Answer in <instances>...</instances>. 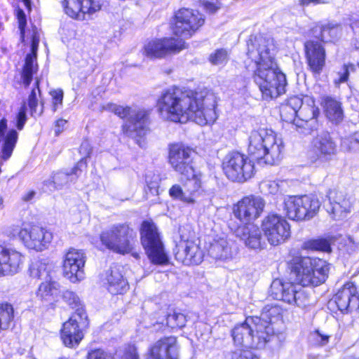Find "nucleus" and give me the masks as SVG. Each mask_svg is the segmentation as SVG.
Masks as SVG:
<instances>
[{
  "label": "nucleus",
  "mask_w": 359,
  "mask_h": 359,
  "mask_svg": "<svg viewBox=\"0 0 359 359\" xmlns=\"http://www.w3.org/2000/svg\"><path fill=\"white\" fill-rule=\"evenodd\" d=\"M87 359H111V358L103 350L95 349L88 353Z\"/></svg>",
  "instance_id": "nucleus-57"
},
{
  "label": "nucleus",
  "mask_w": 359,
  "mask_h": 359,
  "mask_svg": "<svg viewBox=\"0 0 359 359\" xmlns=\"http://www.w3.org/2000/svg\"><path fill=\"white\" fill-rule=\"evenodd\" d=\"M324 108L330 121L334 123L342 121L343 111L339 102L330 97H327L324 99Z\"/></svg>",
  "instance_id": "nucleus-36"
},
{
  "label": "nucleus",
  "mask_w": 359,
  "mask_h": 359,
  "mask_svg": "<svg viewBox=\"0 0 359 359\" xmlns=\"http://www.w3.org/2000/svg\"><path fill=\"white\" fill-rule=\"evenodd\" d=\"M14 318L13 307L11 304H0V332L7 330Z\"/></svg>",
  "instance_id": "nucleus-38"
},
{
  "label": "nucleus",
  "mask_w": 359,
  "mask_h": 359,
  "mask_svg": "<svg viewBox=\"0 0 359 359\" xmlns=\"http://www.w3.org/2000/svg\"><path fill=\"white\" fill-rule=\"evenodd\" d=\"M307 101H310L311 104H307L304 106L299 113L296 114L297 118L294 117L291 122L297 129H302L301 133L304 135L309 134L312 130L317 128L318 121L317 117L319 115V109L314 105V101L309 97H305Z\"/></svg>",
  "instance_id": "nucleus-20"
},
{
  "label": "nucleus",
  "mask_w": 359,
  "mask_h": 359,
  "mask_svg": "<svg viewBox=\"0 0 359 359\" xmlns=\"http://www.w3.org/2000/svg\"><path fill=\"white\" fill-rule=\"evenodd\" d=\"M312 34L316 39L320 40L323 42H327L331 41V39L327 37L325 34H330L335 32V27L330 26V25H317L311 30Z\"/></svg>",
  "instance_id": "nucleus-43"
},
{
  "label": "nucleus",
  "mask_w": 359,
  "mask_h": 359,
  "mask_svg": "<svg viewBox=\"0 0 359 359\" xmlns=\"http://www.w3.org/2000/svg\"><path fill=\"white\" fill-rule=\"evenodd\" d=\"M102 244L119 254L129 253L133 248L136 233L126 224H114L100 233Z\"/></svg>",
  "instance_id": "nucleus-7"
},
{
  "label": "nucleus",
  "mask_w": 359,
  "mask_h": 359,
  "mask_svg": "<svg viewBox=\"0 0 359 359\" xmlns=\"http://www.w3.org/2000/svg\"><path fill=\"white\" fill-rule=\"evenodd\" d=\"M262 231L271 245H278L290 237V226L282 216L269 214L262 221Z\"/></svg>",
  "instance_id": "nucleus-13"
},
{
  "label": "nucleus",
  "mask_w": 359,
  "mask_h": 359,
  "mask_svg": "<svg viewBox=\"0 0 359 359\" xmlns=\"http://www.w3.org/2000/svg\"><path fill=\"white\" fill-rule=\"evenodd\" d=\"M17 18H18V24H19V29L20 31L21 40H22V41H23L25 40V26L27 25V19H26V15H25L24 11L20 8H19L17 11Z\"/></svg>",
  "instance_id": "nucleus-52"
},
{
  "label": "nucleus",
  "mask_w": 359,
  "mask_h": 359,
  "mask_svg": "<svg viewBox=\"0 0 359 359\" xmlns=\"http://www.w3.org/2000/svg\"><path fill=\"white\" fill-rule=\"evenodd\" d=\"M290 264L292 273L295 276L298 285L276 279L271 285L270 296L289 304L305 308L310 305L311 301L302 286H317L324 283L328 276L330 264L325 260L309 257H294Z\"/></svg>",
  "instance_id": "nucleus-1"
},
{
  "label": "nucleus",
  "mask_w": 359,
  "mask_h": 359,
  "mask_svg": "<svg viewBox=\"0 0 359 359\" xmlns=\"http://www.w3.org/2000/svg\"><path fill=\"white\" fill-rule=\"evenodd\" d=\"M204 9L210 13H215L219 8V0H199Z\"/></svg>",
  "instance_id": "nucleus-55"
},
{
  "label": "nucleus",
  "mask_w": 359,
  "mask_h": 359,
  "mask_svg": "<svg viewBox=\"0 0 359 359\" xmlns=\"http://www.w3.org/2000/svg\"><path fill=\"white\" fill-rule=\"evenodd\" d=\"M141 241L150 261L155 264H165L168 258L156 225L144 221L141 227Z\"/></svg>",
  "instance_id": "nucleus-10"
},
{
  "label": "nucleus",
  "mask_w": 359,
  "mask_h": 359,
  "mask_svg": "<svg viewBox=\"0 0 359 359\" xmlns=\"http://www.w3.org/2000/svg\"><path fill=\"white\" fill-rule=\"evenodd\" d=\"M64 299L72 308L81 309L79 306L80 299L79 297L72 291H66L63 294Z\"/></svg>",
  "instance_id": "nucleus-50"
},
{
  "label": "nucleus",
  "mask_w": 359,
  "mask_h": 359,
  "mask_svg": "<svg viewBox=\"0 0 359 359\" xmlns=\"http://www.w3.org/2000/svg\"><path fill=\"white\" fill-rule=\"evenodd\" d=\"M334 302L341 312L347 311L349 308L359 306V297L357 288L353 283H346L334 296Z\"/></svg>",
  "instance_id": "nucleus-28"
},
{
  "label": "nucleus",
  "mask_w": 359,
  "mask_h": 359,
  "mask_svg": "<svg viewBox=\"0 0 359 359\" xmlns=\"http://www.w3.org/2000/svg\"><path fill=\"white\" fill-rule=\"evenodd\" d=\"M147 359H178V346L174 337L158 340L150 348Z\"/></svg>",
  "instance_id": "nucleus-26"
},
{
  "label": "nucleus",
  "mask_w": 359,
  "mask_h": 359,
  "mask_svg": "<svg viewBox=\"0 0 359 359\" xmlns=\"http://www.w3.org/2000/svg\"><path fill=\"white\" fill-rule=\"evenodd\" d=\"M189 184L196 185V184H197V182H196V180H190V181L189 182Z\"/></svg>",
  "instance_id": "nucleus-64"
},
{
  "label": "nucleus",
  "mask_w": 359,
  "mask_h": 359,
  "mask_svg": "<svg viewBox=\"0 0 359 359\" xmlns=\"http://www.w3.org/2000/svg\"><path fill=\"white\" fill-rule=\"evenodd\" d=\"M186 316L182 313L174 311L172 313L167 315L166 325L172 330H180L186 325Z\"/></svg>",
  "instance_id": "nucleus-40"
},
{
  "label": "nucleus",
  "mask_w": 359,
  "mask_h": 359,
  "mask_svg": "<svg viewBox=\"0 0 359 359\" xmlns=\"http://www.w3.org/2000/svg\"><path fill=\"white\" fill-rule=\"evenodd\" d=\"M85 262L86 257L82 250L69 249L64 257V276L72 283L82 280L84 278Z\"/></svg>",
  "instance_id": "nucleus-19"
},
{
  "label": "nucleus",
  "mask_w": 359,
  "mask_h": 359,
  "mask_svg": "<svg viewBox=\"0 0 359 359\" xmlns=\"http://www.w3.org/2000/svg\"><path fill=\"white\" fill-rule=\"evenodd\" d=\"M235 234L250 249H262L265 245L261 230L252 224L238 226L235 231Z\"/></svg>",
  "instance_id": "nucleus-27"
},
{
  "label": "nucleus",
  "mask_w": 359,
  "mask_h": 359,
  "mask_svg": "<svg viewBox=\"0 0 359 359\" xmlns=\"http://www.w3.org/2000/svg\"><path fill=\"white\" fill-rule=\"evenodd\" d=\"M182 232V229H180V240L173 250L175 259L184 265H198L203 261V252L198 244L190 240Z\"/></svg>",
  "instance_id": "nucleus-14"
},
{
  "label": "nucleus",
  "mask_w": 359,
  "mask_h": 359,
  "mask_svg": "<svg viewBox=\"0 0 359 359\" xmlns=\"http://www.w3.org/2000/svg\"><path fill=\"white\" fill-rule=\"evenodd\" d=\"M86 316L83 309H77L75 313L63 324L61 332V339L64 344L70 348L79 345L83 337V334L79 327L78 318L82 319Z\"/></svg>",
  "instance_id": "nucleus-22"
},
{
  "label": "nucleus",
  "mask_w": 359,
  "mask_h": 359,
  "mask_svg": "<svg viewBox=\"0 0 359 359\" xmlns=\"http://www.w3.org/2000/svg\"><path fill=\"white\" fill-rule=\"evenodd\" d=\"M231 359H257L255 354L249 349H241L231 353Z\"/></svg>",
  "instance_id": "nucleus-51"
},
{
  "label": "nucleus",
  "mask_w": 359,
  "mask_h": 359,
  "mask_svg": "<svg viewBox=\"0 0 359 359\" xmlns=\"http://www.w3.org/2000/svg\"><path fill=\"white\" fill-rule=\"evenodd\" d=\"M53 99V111H55L59 105H62L63 100V91L60 89L50 91Z\"/></svg>",
  "instance_id": "nucleus-54"
},
{
  "label": "nucleus",
  "mask_w": 359,
  "mask_h": 359,
  "mask_svg": "<svg viewBox=\"0 0 359 359\" xmlns=\"http://www.w3.org/2000/svg\"><path fill=\"white\" fill-rule=\"evenodd\" d=\"M252 161L240 152H230L222 162L224 172L233 182H244L254 175L255 167Z\"/></svg>",
  "instance_id": "nucleus-9"
},
{
  "label": "nucleus",
  "mask_w": 359,
  "mask_h": 359,
  "mask_svg": "<svg viewBox=\"0 0 359 359\" xmlns=\"http://www.w3.org/2000/svg\"><path fill=\"white\" fill-rule=\"evenodd\" d=\"M92 151V147L88 140H84L82 142L80 148L79 153L83 156L82 158L77 163L76 166L72 168V172L76 176H79L78 172H81L83 169L86 168L87 162L86 158L89 157Z\"/></svg>",
  "instance_id": "nucleus-39"
},
{
  "label": "nucleus",
  "mask_w": 359,
  "mask_h": 359,
  "mask_svg": "<svg viewBox=\"0 0 359 359\" xmlns=\"http://www.w3.org/2000/svg\"><path fill=\"white\" fill-rule=\"evenodd\" d=\"M283 147L273 130L267 128L253 130L249 137L248 155L259 164L273 165L281 158Z\"/></svg>",
  "instance_id": "nucleus-4"
},
{
  "label": "nucleus",
  "mask_w": 359,
  "mask_h": 359,
  "mask_svg": "<svg viewBox=\"0 0 359 359\" xmlns=\"http://www.w3.org/2000/svg\"><path fill=\"white\" fill-rule=\"evenodd\" d=\"M118 359H139L136 348L133 346H128L123 351L118 354Z\"/></svg>",
  "instance_id": "nucleus-49"
},
{
  "label": "nucleus",
  "mask_w": 359,
  "mask_h": 359,
  "mask_svg": "<svg viewBox=\"0 0 359 359\" xmlns=\"http://www.w3.org/2000/svg\"><path fill=\"white\" fill-rule=\"evenodd\" d=\"M66 123L67 121L62 118L56 121L55 124V133L56 135H59L60 133L63 130Z\"/></svg>",
  "instance_id": "nucleus-60"
},
{
  "label": "nucleus",
  "mask_w": 359,
  "mask_h": 359,
  "mask_svg": "<svg viewBox=\"0 0 359 359\" xmlns=\"http://www.w3.org/2000/svg\"><path fill=\"white\" fill-rule=\"evenodd\" d=\"M53 268V262L48 258H39L32 262L29 271L32 278L45 280L52 278Z\"/></svg>",
  "instance_id": "nucleus-32"
},
{
  "label": "nucleus",
  "mask_w": 359,
  "mask_h": 359,
  "mask_svg": "<svg viewBox=\"0 0 359 359\" xmlns=\"http://www.w3.org/2000/svg\"><path fill=\"white\" fill-rule=\"evenodd\" d=\"M304 248L307 250L330 252V242L326 238L310 240L304 243Z\"/></svg>",
  "instance_id": "nucleus-42"
},
{
  "label": "nucleus",
  "mask_w": 359,
  "mask_h": 359,
  "mask_svg": "<svg viewBox=\"0 0 359 359\" xmlns=\"http://www.w3.org/2000/svg\"><path fill=\"white\" fill-rule=\"evenodd\" d=\"M25 7L28 9V10H31V7H32V4H31V0H22Z\"/></svg>",
  "instance_id": "nucleus-62"
},
{
  "label": "nucleus",
  "mask_w": 359,
  "mask_h": 359,
  "mask_svg": "<svg viewBox=\"0 0 359 359\" xmlns=\"http://www.w3.org/2000/svg\"><path fill=\"white\" fill-rule=\"evenodd\" d=\"M22 255L13 248L0 245V266L3 276H13L22 268Z\"/></svg>",
  "instance_id": "nucleus-25"
},
{
  "label": "nucleus",
  "mask_w": 359,
  "mask_h": 359,
  "mask_svg": "<svg viewBox=\"0 0 359 359\" xmlns=\"http://www.w3.org/2000/svg\"><path fill=\"white\" fill-rule=\"evenodd\" d=\"M259 321L257 316H248L243 323L236 325L231 330L235 344L248 349L263 348L269 341L271 330L268 327L264 332Z\"/></svg>",
  "instance_id": "nucleus-5"
},
{
  "label": "nucleus",
  "mask_w": 359,
  "mask_h": 359,
  "mask_svg": "<svg viewBox=\"0 0 359 359\" xmlns=\"http://www.w3.org/2000/svg\"><path fill=\"white\" fill-rule=\"evenodd\" d=\"M320 203L313 195L285 196L283 210L285 215L292 220H303L312 218L318 211Z\"/></svg>",
  "instance_id": "nucleus-8"
},
{
  "label": "nucleus",
  "mask_w": 359,
  "mask_h": 359,
  "mask_svg": "<svg viewBox=\"0 0 359 359\" xmlns=\"http://www.w3.org/2000/svg\"><path fill=\"white\" fill-rule=\"evenodd\" d=\"M210 100L201 93L172 87L161 94L157 104L161 114L171 121L184 123L191 120L203 126L216 119L214 104L204 107Z\"/></svg>",
  "instance_id": "nucleus-3"
},
{
  "label": "nucleus",
  "mask_w": 359,
  "mask_h": 359,
  "mask_svg": "<svg viewBox=\"0 0 359 359\" xmlns=\"http://www.w3.org/2000/svg\"><path fill=\"white\" fill-rule=\"evenodd\" d=\"M65 11L69 17L79 20H86L101 8L95 0H64Z\"/></svg>",
  "instance_id": "nucleus-21"
},
{
  "label": "nucleus",
  "mask_w": 359,
  "mask_h": 359,
  "mask_svg": "<svg viewBox=\"0 0 359 359\" xmlns=\"http://www.w3.org/2000/svg\"><path fill=\"white\" fill-rule=\"evenodd\" d=\"M209 255L215 259L227 260L233 257V251L229 243L220 238L212 243L208 250Z\"/></svg>",
  "instance_id": "nucleus-34"
},
{
  "label": "nucleus",
  "mask_w": 359,
  "mask_h": 359,
  "mask_svg": "<svg viewBox=\"0 0 359 359\" xmlns=\"http://www.w3.org/2000/svg\"><path fill=\"white\" fill-rule=\"evenodd\" d=\"M282 312V309L277 305H267L263 309L260 316H257L258 319H260L259 324L264 325L262 329L264 332H266V328H271V332H270V337L274 333L272 323L281 317Z\"/></svg>",
  "instance_id": "nucleus-33"
},
{
  "label": "nucleus",
  "mask_w": 359,
  "mask_h": 359,
  "mask_svg": "<svg viewBox=\"0 0 359 359\" xmlns=\"http://www.w3.org/2000/svg\"><path fill=\"white\" fill-rule=\"evenodd\" d=\"M247 46V55L252 65H246V68L252 72L254 82L259 87L263 98L272 100L284 94L286 76L275 62L270 39L255 36L249 39Z\"/></svg>",
  "instance_id": "nucleus-2"
},
{
  "label": "nucleus",
  "mask_w": 359,
  "mask_h": 359,
  "mask_svg": "<svg viewBox=\"0 0 359 359\" xmlns=\"http://www.w3.org/2000/svg\"><path fill=\"white\" fill-rule=\"evenodd\" d=\"M259 189L264 194H276L279 190V184L276 181L265 180L260 183Z\"/></svg>",
  "instance_id": "nucleus-47"
},
{
  "label": "nucleus",
  "mask_w": 359,
  "mask_h": 359,
  "mask_svg": "<svg viewBox=\"0 0 359 359\" xmlns=\"http://www.w3.org/2000/svg\"><path fill=\"white\" fill-rule=\"evenodd\" d=\"M229 60V53L224 48H219L211 53L209 57V61L214 65H224Z\"/></svg>",
  "instance_id": "nucleus-45"
},
{
  "label": "nucleus",
  "mask_w": 359,
  "mask_h": 359,
  "mask_svg": "<svg viewBox=\"0 0 359 359\" xmlns=\"http://www.w3.org/2000/svg\"><path fill=\"white\" fill-rule=\"evenodd\" d=\"M104 285L111 294H122L128 287L127 280L123 278L119 267L113 266L107 270L102 276Z\"/></svg>",
  "instance_id": "nucleus-29"
},
{
  "label": "nucleus",
  "mask_w": 359,
  "mask_h": 359,
  "mask_svg": "<svg viewBox=\"0 0 359 359\" xmlns=\"http://www.w3.org/2000/svg\"><path fill=\"white\" fill-rule=\"evenodd\" d=\"M31 53L25 57V62L22 72V79L25 86H28L33 78L34 74L37 71L36 55L40 41V36L36 26L31 30Z\"/></svg>",
  "instance_id": "nucleus-23"
},
{
  "label": "nucleus",
  "mask_w": 359,
  "mask_h": 359,
  "mask_svg": "<svg viewBox=\"0 0 359 359\" xmlns=\"http://www.w3.org/2000/svg\"><path fill=\"white\" fill-rule=\"evenodd\" d=\"M299 4L302 6H307L311 4H328L330 0H298Z\"/></svg>",
  "instance_id": "nucleus-59"
},
{
  "label": "nucleus",
  "mask_w": 359,
  "mask_h": 359,
  "mask_svg": "<svg viewBox=\"0 0 359 359\" xmlns=\"http://www.w3.org/2000/svg\"><path fill=\"white\" fill-rule=\"evenodd\" d=\"M312 149L314 156L311 157L313 163L320 165L332 159L337 152V144L327 131H321L312 141Z\"/></svg>",
  "instance_id": "nucleus-17"
},
{
  "label": "nucleus",
  "mask_w": 359,
  "mask_h": 359,
  "mask_svg": "<svg viewBox=\"0 0 359 359\" xmlns=\"http://www.w3.org/2000/svg\"><path fill=\"white\" fill-rule=\"evenodd\" d=\"M39 81L36 80V89L34 88L28 98V105L30 109L31 114L32 116H40L43 112V104L41 106V107L39 108L38 106V100L36 97V93L40 95L41 90L39 88Z\"/></svg>",
  "instance_id": "nucleus-41"
},
{
  "label": "nucleus",
  "mask_w": 359,
  "mask_h": 359,
  "mask_svg": "<svg viewBox=\"0 0 359 359\" xmlns=\"http://www.w3.org/2000/svg\"><path fill=\"white\" fill-rule=\"evenodd\" d=\"M19 237L26 247L36 251L45 250L53 238L50 231L36 225L21 229Z\"/></svg>",
  "instance_id": "nucleus-18"
},
{
  "label": "nucleus",
  "mask_w": 359,
  "mask_h": 359,
  "mask_svg": "<svg viewBox=\"0 0 359 359\" xmlns=\"http://www.w3.org/2000/svg\"><path fill=\"white\" fill-rule=\"evenodd\" d=\"M194 151L182 143L170 144L169 147L168 162L178 174L189 179L194 174L192 165Z\"/></svg>",
  "instance_id": "nucleus-11"
},
{
  "label": "nucleus",
  "mask_w": 359,
  "mask_h": 359,
  "mask_svg": "<svg viewBox=\"0 0 359 359\" xmlns=\"http://www.w3.org/2000/svg\"><path fill=\"white\" fill-rule=\"evenodd\" d=\"M305 105L302 98L297 96L290 97L288 101V105L283 107L281 110L282 118L285 121L291 122L296 117V114L299 113V110Z\"/></svg>",
  "instance_id": "nucleus-37"
},
{
  "label": "nucleus",
  "mask_w": 359,
  "mask_h": 359,
  "mask_svg": "<svg viewBox=\"0 0 359 359\" xmlns=\"http://www.w3.org/2000/svg\"><path fill=\"white\" fill-rule=\"evenodd\" d=\"M306 58L309 69L315 74H320L325 65V50L322 44L309 40L304 44Z\"/></svg>",
  "instance_id": "nucleus-24"
},
{
  "label": "nucleus",
  "mask_w": 359,
  "mask_h": 359,
  "mask_svg": "<svg viewBox=\"0 0 359 359\" xmlns=\"http://www.w3.org/2000/svg\"><path fill=\"white\" fill-rule=\"evenodd\" d=\"M337 78H336L334 81L336 86L346 82L349 76L348 67L344 65L341 71L337 73Z\"/></svg>",
  "instance_id": "nucleus-56"
},
{
  "label": "nucleus",
  "mask_w": 359,
  "mask_h": 359,
  "mask_svg": "<svg viewBox=\"0 0 359 359\" xmlns=\"http://www.w3.org/2000/svg\"><path fill=\"white\" fill-rule=\"evenodd\" d=\"M204 21L203 15L198 11L182 8L175 14L172 29L176 36L189 38L203 25Z\"/></svg>",
  "instance_id": "nucleus-12"
},
{
  "label": "nucleus",
  "mask_w": 359,
  "mask_h": 359,
  "mask_svg": "<svg viewBox=\"0 0 359 359\" xmlns=\"http://www.w3.org/2000/svg\"><path fill=\"white\" fill-rule=\"evenodd\" d=\"M59 287V283L53 280V278L43 280L39 286L36 297L41 302H50L57 294Z\"/></svg>",
  "instance_id": "nucleus-35"
},
{
  "label": "nucleus",
  "mask_w": 359,
  "mask_h": 359,
  "mask_svg": "<svg viewBox=\"0 0 359 359\" xmlns=\"http://www.w3.org/2000/svg\"><path fill=\"white\" fill-rule=\"evenodd\" d=\"M341 147L346 151H356L359 150V145L354 141L352 135L341 139Z\"/></svg>",
  "instance_id": "nucleus-48"
},
{
  "label": "nucleus",
  "mask_w": 359,
  "mask_h": 359,
  "mask_svg": "<svg viewBox=\"0 0 359 359\" xmlns=\"http://www.w3.org/2000/svg\"><path fill=\"white\" fill-rule=\"evenodd\" d=\"M101 108L102 111H111L121 118H128L123 126V131L127 136L137 138L146 134L148 129V113L147 111L117 105L111 102L103 104Z\"/></svg>",
  "instance_id": "nucleus-6"
},
{
  "label": "nucleus",
  "mask_w": 359,
  "mask_h": 359,
  "mask_svg": "<svg viewBox=\"0 0 359 359\" xmlns=\"http://www.w3.org/2000/svg\"><path fill=\"white\" fill-rule=\"evenodd\" d=\"M186 48L182 39L165 37L149 41L144 47V54L151 59L162 58L170 54L177 53Z\"/></svg>",
  "instance_id": "nucleus-15"
},
{
  "label": "nucleus",
  "mask_w": 359,
  "mask_h": 359,
  "mask_svg": "<svg viewBox=\"0 0 359 359\" xmlns=\"http://www.w3.org/2000/svg\"><path fill=\"white\" fill-rule=\"evenodd\" d=\"M73 175L74 173L72 171L70 174L64 172H58L55 173L53 177V182L55 184V187L61 188L64 185L67 184L69 181L74 180V179L72 177L70 179L71 176ZM74 175H76L74 174Z\"/></svg>",
  "instance_id": "nucleus-46"
},
{
  "label": "nucleus",
  "mask_w": 359,
  "mask_h": 359,
  "mask_svg": "<svg viewBox=\"0 0 359 359\" xmlns=\"http://www.w3.org/2000/svg\"><path fill=\"white\" fill-rule=\"evenodd\" d=\"M337 195V191L331 190L327 194V198L330 201L327 210L330 214H332L335 219H342L346 214L350 212V203L346 200L343 194L339 196V201H336L335 196Z\"/></svg>",
  "instance_id": "nucleus-31"
},
{
  "label": "nucleus",
  "mask_w": 359,
  "mask_h": 359,
  "mask_svg": "<svg viewBox=\"0 0 359 359\" xmlns=\"http://www.w3.org/2000/svg\"><path fill=\"white\" fill-rule=\"evenodd\" d=\"M169 194L173 198L179 199L187 203H194L195 200L191 192L189 196H186L181 187L178 184L173 185L169 190Z\"/></svg>",
  "instance_id": "nucleus-44"
},
{
  "label": "nucleus",
  "mask_w": 359,
  "mask_h": 359,
  "mask_svg": "<svg viewBox=\"0 0 359 359\" xmlns=\"http://www.w3.org/2000/svg\"><path fill=\"white\" fill-rule=\"evenodd\" d=\"M316 340L318 342L320 346L327 344L329 341L330 336L327 334L323 333V332L317 330L315 332Z\"/></svg>",
  "instance_id": "nucleus-58"
},
{
  "label": "nucleus",
  "mask_w": 359,
  "mask_h": 359,
  "mask_svg": "<svg viewBox=\"0 0 359 359\" xmlns=\"http://www.w3.org/2000/svg\"><path fill=\"white\" fill-rule=\"evenodd\" d=\"M36 192L34 191H29L22 196V200L25 202L31 201L35 196Z\"/></svg>",
  "instance_id": "nucleus-61"
},
{
  "label": "nucleus",
  "mask_w": 359,
  "mask_h": 359,
  "mask_svg": "<svg viewBox=\"0 0 359 359\" xmlns=\"http://www.w3.org/2000/svg\"><path fill=\"white\" fill-rule=\"evenodd\" d=\"M6 128L7 121L2 119L0 121V142H2L1 158L4 161L11 156L18 138V133L14 129H11L6 133Z\"/></svg>",
  "instance_id": "nucleus-30"
},
{
  "label": "nucleus",
  "mask_w": 359,
  "mask_h": 359,
  "mask_svg": "<svg viewBox=\"0 0 359 359\" xmlns=\"http://www.w3.org/2000/svg\"><path fill=\"white\" fill-rule=\"evenodd\" d=\"M265 201L259 196L250 195L243 198L233 207V215L241 222L251 224L258 218L265 207Z\"/></svg>",
  "instance_id": "nucleus-16"
},
{
  "label": "nucleus",
  "mask_w": 359,
  "mask_h": 359,
  "mask_svg": "<svg viewBox=\"0 0 359 359\" xmlns=\"http://www.w3.org/2000/svg\"><path fill=\"white\" fill-rule=\"evenodd\" d=\"M27 108L25 104H23L16 116V127L19 130H22L26 121H27V115H26Z\"/></svg>",
  "instance_id": "nucleus-53"
},
{
  "label": "nucleus",
  "mask_w": 359,
  "mask_h": 359,
  "mask_svg": "<svg viewBox=\"0 0 359 359\" xmlns=\"http://www.w3.org/2000/svg\"><path fill=\"white\" fill-rule=\"evenodd\" d=\"M340 194H342V193H341V192H339V191H337V195H336V196H335V200H336V201H339V200H340V199H339V196H340Z\"/></svg>",
  "instance_id": "nucleus-63"
}]
</instances>
